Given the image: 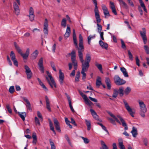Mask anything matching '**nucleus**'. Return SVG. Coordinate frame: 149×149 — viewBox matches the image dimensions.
Returning <instances> with one entry per match:
<instances>
[{
    "label": "nucleus",
    "mask_w": 149,
    "mask_h": 149,
    "mask_svg": "<svg viewBox=\"0 0 149 149\" xmlns=\"http://www.w3.org/2000/svg\"><path fill=\"white\" fill-rule=\"evenodd\" d=\"M80 50L79 51L78 56L80 61L82 63V66L89 68L90 65L89 63L91 60V57L90 54H86L85 61L83 59V55L82 52L84 51L83 47L80 46Z\"/></svg>",
    "instance_id": "f257e3e1"
},
{
    "label": "nucleus",
    "mask_w": 149,
    "mask_h": 149,
    "mask_svg": "<svg viewBox=\"0 0 149 149\" xmlns=\"http://www.w3.org/2000/svg\"><path fill=\"white\" fill-rule=\"evenodd\" d=\"M73 38L74 45L75 46L76 48H77L78 50V53H79V50H80V49L81 48H80V46L83 47V48L84 49L83 37L81 34H79V47L78 45L76 36H73Z\"/></svg>",
    "instance_id": "f03ea898"
},
{
    "label": "nucleus",
    "mask_w": 149,
    "mask_h": 149,
    "mask_svg": "<svg viewBox=\"0 0 149 149\" xmlns=\"http://www.w3.org/2000/svg\"><path fill=\"white\" fill-rule=\"evenodd\" d=\"M137 102L139 104L140 109V114L142 117L144 118L145 117V114L147 111L146 105L143 101L140 100H138Z\"/></svg>",
    "instance_id": "7ed1b4c3"
},
{
    "label": "nucleus",
    "mask_w": 149,
    "mask_h": 149,
    "mask_svg": "<svg viewBox=\"0 0 149 149\" xmlns=\"http://www.w3.org/2000/svg\"><path fill=\"white\" fill-rule=\"evenodd\" d=\"M114 83L117 86H121L125 84V80L121 79L118 75L115 76L113 78Z\"/></svg>",
    "instance_id": "20e7f679"
},
{
    "label": "nucleus",
    "mask_w": 149,
    "mask_h": 149,
    "mask_svg": "<svg viewBox=\"0 0 149 149\" xmlns=\"http://www.w3.org/2000/svg\"><path fill=\"white\" fill-rule=\"evenodd\" d=\"M47 73L49 77L50 78V81L48 77H46V79L48 81V83L51 87L52 88H53V86L55 88H56V84L55 83L53 78L50 74L49 73V71H47Z\"/></svg>",
    "instance_id": "39448f33"
},
{
    "label": "nucleus",
    "mask_w": 149,
    "mask_h": 149,
    "mask_svg": "<svg viewBox=\"0 0 149 149\" xmlns=\"http://www.w3.org/2000/svg\"><path fill=\"white\" fill-rule=\"evenodd\" d=\"M123 102L124 104L125 107L127 110L130 114L133 117H134V112H133L132 109L129 106L128 103L127 101L124 99L123 100Z\"/></svg>",
    "instance_id": "423d86ee"
},
{
    "label": "nucleus",
    "mask_w": 149,
    "mask_h": 149,
    "mask_svg": "<svg viewBox=\"0 0 149 149\" xmlns=\"http://www.w3.org/2000/svg\"><path fill=\"white\" fill-rule=\"evenodd\" d=\"M69 55L71 56V60L73 65L77 64V61L76 60V51L73 49L70 53L68 54Z\"/></svg>",
    "instance_id": "0eeeda50"
},
{
    "label": "nucleus",
    "mask_w": 149,
    "mask_h": 149,
    "mask_svg": "<svg viewBox=\"0 0 149 149\" xmlns=\"http://www.w3.org/2000/svg\"><path fill=\"white\" fill-rule=\"evenodd\" d=\"M142 30V31H140L139 32L143 40L144 43V44H145L147 42V37L146 35V29L144 28H143Z\"/></svg>",
    "instance_id": "6e6552de"
},
{
    "label": "nucleus",
    "mask_w": 149,
    "mask_h": 149,
    "mask_svg": "<svg viewBox=\"0 0 149 149\" xmlns=\"http://www.w3.org/2000/svg\"><path fill=\"white\" fill-rule=\"evenodd\" d=\"M43 59L42 57L40 58L39 60L38 64L39 67V69L42 73H43L44 72V69L43 65Z\"/></svg>",
    "instance_id": "1a4fd4ad"
},
{
    "label": "nucleus",
    "mask_w": 149,
    "mask_h": 149,
    "mask_svg": "<svg viewBox=\"0 0 149 149\" xmlns=\"http://www.w3.org/2000/svg\"><path fill=\"white\" fill-rule=\"evenodd\" d=\"M24 69L25 70V72L27 76V78L28 79H30L32 76V72L29 66L26 65H24Z\"/></svg>",
    "instance_id": "9d476101"
},
{
    "label": "nucleus",
    "mask_w": 149,
    "mask_h": 149,
    "mask_svg": "<svg viewBox=\"0 0 149 149\" xmlns=\"http://www.w3.org/2000/svg\"><path fill=\"white\" fill-rule=\"evenodd\" d=\"M95 17L96 18V22L97 23V30L98 32H100L101 31L102 29V26L100 24H99V23L101 22V19L100 17V15H99V16H98V17H97L95 15Z\"/></svg>",
    "instance_id": "9b49d317"
},
{
    "label": "nucleus",
    "mask_w": 149,
    "mask_h": 149,
    "mask_svg": "<svg viewBox=\"0 0 149 149\" xmlns=\"http://www.w3.org/2000/svg\"><path fill=\"white\" fill-rule=\"evenodd\" d=\"M48 21L47 19H45L44 24L43 32L44 34L47 35L48 33Z\"/></svg>",
    "instance_id": "f8f14e48"
},
{
    "label": "nucleus",
    "mask_w": 149,
    "mask_h": 149,
    "mask_svg": "<svg viewBox=\"0 0 149 149\" xmlns=\"http://www.w3.org/2000/svg\"><path fill=\"white\" fill-rule=\"evenodd\" d=\"M30 21H33L34 19V10L32 7H30L29 10V15H28Z\"/></svg>",
    "instance_id": "ddd939ff"
},
{
    "label": "nucleus",
    "mask_w": 149,
    "mask_h": 149,
    "mask_svg": "<svg viewBox=\"0 0 149 149\" xmlns=\"http://www.w3.org/2000/svg\"><path fill=\"white\" fill-rule=\"evenodd\" d=\"M90 111L92 115L95 119L99 121L100 122H102V120L100 118H99V117L97 115V113L93 109H90Z\"/></svg>",
    "instance_id": "4468645a"
},
{
    "label": "nucleus",
    "mask_w": 149,
    "mask_h": 149,
    "mask_svg": "<svg viewBox=\"0 0 149 149\" xmlns=\"http://www.w3.org/2000/svg\"><path fill=\"white\" fill-rule=\"evenodd\" d=\"M13 6L15 14L17 15H18L20 13V10L17 3L15 1L13 2Z\"/></svg>",
    "instance_id": "2eb2a0df"
},
{
    "label": "nucleus",
    "mask_w": 149,
    "mask_h": 149,
    "mask_svg": "<svg viewBox=\"0 0 149 149\" xmlns=\"http://www.w3.org/2000/svg\"><path fill=\"white\" fill-rule=\"evenodd\" d=\"M93 3H94L95 6L94 9V12L95 15L97 17H98V16H99V11L98 9L97 6V0H92Z\"/></svg>",
    "instance_id": "dca6fc26"
},
{
    "label": "nucleus",
    "mask_w": 149,
    "mask_h": 149,
    "mask_svg": "<svg viewBox=\"0 0 149 149\" xmlns=\"http://www.w3.org/2000/svg\"><path fill=\"white\" fill-rule=\"evenodd\" d=\"M53 121L56 129L59 132H61L59 122L56 118H54Z\"/></svg>",
    "instance_id": "f3484780"
},
{
    "label": "nucleus",
    "mask_w": 149,
    "mask_h": 149,
    "mask_svg": "<svg viewBox=\"0 0 149 149\" xmlns=\"http://www.w3.org/2000/svg\"><path fill=\"white\" fill-rule=\"evenodd\" d=\"M65 95L67 98V99L68 101L69 106L72 112H75V111L72 105L71 99L70 97L66 93H65Z\"/></svg>",
    "instance_id": "a211bd4d"
},
{
    "label": "nucleus",
    "mask_w": 149,
    "mask_h": 149,
    "mask_svg": "<svg viewBox=\"0 0 149 149\" xmlns=\"http://www.w3.org/2000/svg\"><path fill=\"white\" fill-rule=\"evenodd\" d=\"M82 70L81 71V73L82 74V79L83 80H85L86 78V74L85 72L87 71L88 68L82 66Z\"/></svg>",
    "instance_id": "6ab92c4d"
},
{
    "label": "nucleus",
    "mask_w": 149,
    "mask_h": 149,
    "mask_svg": "<svg viewBox=\"0 0 149 149\" xmlns=\"http://www.w3.org/2000/svg\"><path fill=\"white\" fill-rule=\"evenodd\" d=\"M59 81L60 84L61 85H62L63 83L64 75L63 73L62 72L61 70H59Z\"/></svg>",
    "instance_id": "aec40b11"
},
{
    "label": "nucleus",
    "mask_w": 149,
    "mask_h": 149,
    "mask_svg": "<svg viewBox=\"0 0 149 149\" xmlns=\"http://www.w3.org/2000/svg\"><path fill=\"white\" fill-rule=\"evenodd\" d=\"M30 49L28 48L26 49L25 54H23L22 53L20 55L22 56L24 59H26L28 57L29 54Z\"/></svg>",
    "instance_id": "412c9836"
},
{
    "label": "nucleus",
    "mask_w": 149,
    "mask_h": 149,
    "mask_svg": "<svg viewBox=\"0 0 149 149\" xmlns=\"http://www.w3.org/2000/svg\"><path fill=\"white\" fill-rule=\"evenodd\" d=\"M22 99L24 100L27 104L26 107L27 109H29L30 111H32V109L31 108V106L30 102L25 97H23Z\"/></svg>",
    "instance_id": "4be33fe9"
},
{
    "label": "nucleus",
    "mask_w": 149,
    "mask_h": 149,
    "mask_svg": "<svg viewBox=\"0 0 149 149\" xmlns=\"http://www.w3.org/2000/svg\"><path fill=\"white\" fill-rule=\"evenodd\" d=\"M45 100H46V108L49 111H51V110L50 108V103L49 101V99H48V97L47 96H46L45 97Z\"/></svg>",
    "instance_id": "5701e85b"
},
{
    "label": "nucleus",
    "mask_w": 149,
    "mask_h": 149,
    "mask_svg": "<svg viewBox=\"0 0 149 149\" xmlns=\"http://www.w3.org/2000/svg\"><path fill=\"white\" fill-rule=\"evenodd\" d=\"M131 133L132 134L133 137H136L138 135L137 128L134 127H133L132 128V130L131 131Z\"/></svg>",
    "instance_id": "b1692460"
},
{
    "label": "nucleus",
    "mask_w": 149,
    "mask_h": 149,
    "mask_svg": "<svg viewBox=\"0 0 149 149\" xmlns=\"http://www.w3.org/2000/svg\"><path fill=\"white\" fill-rule=\"evenodd\" d=\"M105 83L107 84V88L109 90L111 88V84L110 79L108 77H106L105 80Z\"/></svg>",
    "instance_id": "393cba45"
},
{
    "label": "nucleus",
    "mask_w": 149,
    "mask_h": 149,
    "mask_svg": "<svg viewBox=\"0 0 149 149\" xmlns=\"http://www.w3.org/2000/svg\"><path fill=\"white\" fill-rule=\"evenodd\" d=\"M38 54V52L37 50H36L31 55V58L32 60L36 59Z\"/></svg>",
    "instance_id": "a878e982"
},
{
    "label": "nucleus",
    "mask_w": 149,
    "mask_h": 149,
    "mask_svg": "<svg viewBox=\"0 0 149 149\" xmlns=\"http://www.w3.org/2000/svg\"><path fill=\"white\" fill-rule=\"evenodd\" d=\"M118 145L120 149H125V146L123 144V140L121 138L118 139Z\"/></svg>",
    "instance_id": "bb28decb"
},
{
    "label": "nucleus",
    "mask_w": 149,
    "mask_h": 149,
    "mask_svg": "<svg viewBox=\"0 0 149 149\" xmlns=\"http://www.w3.org/2000/svg\"><path fill=\"white\" fill-rule=\"evenodd\" d=\"M48 120L49 122L50 129L53 131L54 134L56 135V133L55 131L53 123L50 119H48Z\"/></svg>",
    "instance_id": "cd10ccee"
},
{
    "label": "nucleus",
    "mask_w": 149,
    "mask_h": 149,
    "mask_svg": "<svg viewBox=\"0 0 149 149\" xmlns=\"http://www.w3.org/2000/svg\"><path fill=\"white\" fill-rule=\"evenodd\" d=\"M107 112L111 117L115 119V120L118 123L120 124V122L118 119L111 112L109 111H107Z\"/></svg>",
    "instance_id": "c85d7f7f"
},
{
    "label": "nucleus",
    "mask_w": 149,
    "mask_h": 149,
    "mask_svg": "<svg viewBox=\"0 0 149 149\" xmlns=\"http://www.w3.org/2000/svg\"><path fill=\"white\" fill-rule=\"evenodd\" d=\"M120 70L125 77H129L128 73L126 70V69L125 68L121 67L120 68Z\"/></svg>",
    "instance_id": "c756f323"
},
{
    "label": "nucleus",
    "mask_w": 149,
    "mask_h": 149,
    "mask_svg": "<svg viewBox=\"0 0 149 149\" xmlns=\"http://www.w3.org/2000/svg\"><path fill=\"white\" fill-rule=\"evenodd\" d=\"M18 113L19 116L22 118L23 121H24L25 120V117L26 116V113L25 112H23L22 113H20L18 112Z\"/></svg>",
    "instance_id": "7c9ffc66"
},
{
    "label": "nucleus",
    "mask_w": 149,
    "mask_h": 149,
    "mask_svg": "<svg viewBox=\"0 0 149 149\" xmlns=\"http://www.w3.org/2000/svg\"><path fill=\"white\" fill-rule=\"evenodd\" d=\"M14 45L15 47V49L18 52L19 54H20L22 53L21 49H20V48L19 47V46L17 45V43L16 42H14Z\"/></svg>",
    "instance_id": "2f4dec72"
},
{
    "label": "nucleus",
    "mask_w": 149,
    "mask_h": 149,
    "mask_svg": "<svg viewBox=\"0 0 149 149\" xmlns=\"http://www.w3.org/2000/svg\"><path fill=\"white\" fill-rule=\"evenodd\" d=\"M100 142L102 146L100 147V149H109L108 147L103 141L101 140Z\"/></svg>",
    "instance_id": "473e14b6"
},
{
    "label": "nucleus",
    "mask_w": 149,
    "mask_h": 149,
    "mask_svg": "<svg viewBox=\"0 0 149 149\" xmlns=\"http://www.w3.org/2000/svg\"><path fill=\"white\" fill-rule=\"evenodd\" d=\"M85 123L87 126V129L88 130H89L91 129V122L90 120H88L87 119H85Z\"/></svg>",
    "instance_id": "72a5a7b5"
},
{
    "label": "nucleus",
    "mask_w": 149,
    "mask_h": 149,
    "mask_svg": "<svg viewBox=\"0 0 149 149\" xmlns=\"http://www.w3.org/2000/svg\"><path fill=\"white\" fill-rule=\"evenodd\" d=\"M32 137L33 139V143L34 144H36L37 141L36 134L35 132L33 133Z\"/></svg>",
    "instance_id": "f704fd0d"
},
{
    "label": "nucleus",
    "mask_w": 149,
    "mask_h": 149,
    "mask_svg": "<svg viewBox=\"0 0 149 149\" xmlns=\"http://www.w3.org/2000/svg\"><path fill=\"white\" fill-rule=\"evenodd\" d=\"M118 93L119 94L120 96H123L124 95V88L123 87H120L118 91Z\"/></svg>",
    "instance_id": "c9c22d12"
},
{
    "label": "nucleus",
    "mask_w": 149,
    "mask_h": 149,
    "mask_svg": "<svg viewBox=\"0 0 149 149\" xmlns=\"http://www.w3.org/2000/svg\"><path fill=\"white\" fill-rule=\"evenodd\" d=\"M131 88L129 87H127L125 90L124 93L125 95H127L131 92Z\"/></svg>",
    "instance_id": "e433bc0d"
},
{
    "label": "nucleus",
    "mask_w": 149,
    "mask_h": 149,
    "mask_svg": "<svg viewBox=\"0 0 149 149\" xmlns=\"http://www.w3.org/2000/svg\"><path fill=\"white\" fill-rule=\"evenodd\" d=\"M101 80V78L99 77H98L96 80V86L98 88H99L100 86L102 84V82Z\"/></svg>",
    "instance_id": "4c0bfd02"
},
{
    "label": "nucleus",
    "mask_w": 149,
    "mask_h": 149,
    "mask_svg": "<svg viewBox=\"0 0 149 149\" xmlns=\"http://www.w3.org/2000/svg\"><path fill=\"white\" fill-rule=\"evenodd\" d=\"M84 100L86 104L89 106L93 104V103L87 97H84Z\"/></svg>",
    "instance_id": "58836bf2"
},
{
    "label": "nucleus",
    "mask_w": 149,
    "mask_h": 149,
    "mask_svg": "<svg viewBox=\"0 0 149 149\" xmlns=\"http://www.w3.org/2000/svg\"><path fill=\"white\" fill-rule=\"evenodd\" d=\"M102 9L103 11L104 14L109 13V11L107 10V8L105 5L102 4Z\"/></svg>",
    "instance_id": "ea45409f"
},
{
    "label": "nucleus",
    "mask_w": 149,
    "mask_h": 149,
    "mask_svg": "<svg viewBox=\"0 0 149 149\" xmlns=\"http://www.w3.org/2000/svg\"><path fill=\"white\" fill-rule=\"evenodd\" d=\"M95 65L97 67L98 69L100 70V72L103 73V72L102 71V65L101 64H99L97 63V62L95 63Z\"/></svg>",
    "instance_id": "a19ab883"
},
{
    "label": "nucleus",
    "mask_w": 149,
    "mask_h": 149,
    "mask_svg": "<svg viewBox=\"0 0 149 149\" xmlns=\"http://www.w3.org/2000/svg\"><path fill=\"white\" fill-rule=\"evenodd\" d=\"M49 143L51 146V149H56V147L54 143L52 141L51 139L49 140Z\"/></svg>",
    "instance_id": "79ce46f5"
},
{
    "label": "nucleus",
    "mask_w": 149,
    "mask_h": 149,
    "mask_svg": "<svg viewBox=\"0 0 149 149\" xmlns=\"http://www.w3.org/2000/svg\"><path fill=\"white\" fill-rule=\"evenodd\" d=\"M95 37V35L92 36L91 35H90L89 36H88V43L89 45L90 44L91 41V39H94Z\"/></svg>",
    "instance_id": "37998d69"
},
{
    "label": "nucleus",
    "mask_w": 149,
    "mask_h": 149,
    "mask_svg": "<svg viewBox=\"0 0 149 149\" xmlns=\"http://www.w3.org/2000/svg\"><path fill=\"white\" fill-rule=\"evenodd\" d=\"M10 56L12 61L16 59L15 54L13 51H11L10 52Z\"/></svg>",
    "instance_id": "c03bdc74"
},
{
    "label": "nucleus",
    "mask_w": 149,
    "mask_h": 149,
    "mask_svg": "<svg viewBox=\"0 0 149 149\" xmlns=\"http://www.w3.org/2000/svg\"><path fill=\"white\" fill-rule=\"evenodd\" d=\"M96 123L97 124L100 126L102 128L104 131H105L108 134L109 133V132L107 130L106 127L105 126H104L102 123H100L99 122H97V123Z\"/></svg>",
    "instance_id": "a18cd8bd"
},
{
    "label": "nucleus",
    "mask_w": 149,
    "mask_h": 149,
    "mask_svg": "<svg viewBox=\"0 0 149 149\" xmlns=\"http://www.w3.org/2000/svg\"><path fill=\"white\" fill-rule=\"evenodd\" d=\"M39 84L45 91H48V89L47 88L45 85L43 84L42 82L41 81L39 83Z\"/></svg>",
    "instance_id": "49530a36"
},
{
    "label": "nucleus",
    "mask_w": 149,
    "mask_h": 149,
    "mask_svg": "<svg viewBox=\"0 0 149 149\" xmlns=\"http://www.w3.org/2000/svg\"><path fill=\"white\" fill-rule=\"evenodd\" d=\"M65 121L66 124L69 126V127L71 129L72 128V126L70 124V122L68 120L67 118H65Z\"/></svg>",
    "instance_id": "de8ad7c7"
},
{
    "label": "nucleus",
    "mask_w": 149,
    "mask_h": 149,
    "mask_svg": "<svg viewBox=\"0 0 149 149\" xmlns=\"http://www.w3.org/2000/svg\"><path fill=\"white\" fill-rule=\"evenodd\" d=\"M66 19L64 18L61 21V25L62 26H63L64 28H65L66 26Z\"/></svg>",
    "instance_id": "09e8293b"
},
{
    "label": "nucleus",
    "mask_w": 149,
    "mask_h": 149,
    "mask_svg": "<svg viewBox=\"0 0 149 149\" xmlns=\"http://www.w3.org/2000/svg\"><path fill=\"white\" fill-rule=\"evenodd\" d=\"M120 5L123 6L124 8L125 9H128V6L127 4L124 1H123L122 3H121Z\"/></svg>",
    "instance_id": "8fccbe9b"
},
{
    "label": "nucleus",
    "mask_w": 149,
    "mask_h": 149,
    "mask_svg": "<svg viewBox=\"0 0 149 149\" xmlns=\"http://www.w3.org/2000/svg\"><path fill=\"white\" fill-rule=\"evenodd\" d=\"M51 66L53 70L55 71L56 72V70L54 63L52 61L50 62Z\"/></svg>",
    "instance_id": "3c124183"
},
{
    "label": "nucleus",
    "mask_w": 149,
    "mask_h": 149,
    "mask_svg": "<svg viewBox=\"0 0 149 149\" xmlns=\"http://www.w3.org/2000/svg\"><path fill=\"white\" fill-rule=\"evenodd\" d=\"M128 52L129 59L132 61H133V57L132 54L130 50H128Z\"/></svg>",
    "instance_id": "603ef678"
},
{
    "label": "nucleus",
    "mask_w": 149,
    "mask_h": 149,
    "mask_svg": "<svg viewBox=\"0 0 149 149\" xmlns=\"http://www.w3.org/2000/svg\"><path fill=\"white\" fill-rule=\"evenodd\" d=\"M15 91L14 87L13 86H11L9 89V91L11 94L13 93Z\"/></svg>",
    "instance_id": "864d4df0"
},
{
    "label": "nucleus",
    "mask_w": 149,
    "mask_h": 149,
    "mask_svg": "<svg viewBox=\"0 0 149 149\" xmlns=\"http://www.w3.org/2000/svg\"><path fill=\"white\" fill-rule=\"evenodd\" d=\"M81 137L83 140L84 142L85 143L87 144L89 142V140L88 138L83 136H81Z\"/></svg>",
    "instance_id": "5fc2aeb1"
},
{
    "label": "nucleus",
    "mask_w": 149,
    "mask_h": 149,
    "mask_svg": "<svg viewBox=\"0 0 149 149\" xmlns=\"http://www.w3.org/2000/svg\"><path fill=\"white\" fill-rule=\"evenodd\" d=\"M118 93V91L116 90H114V92L112 95V97L114 98H116L117 97Z\"/></svg>",
    "instance_id": "6e6d98bb"
},
{
    "label": "nucleus",
    "mask_w": 149,
    "mask_h": 149,
    "mask_svg": "<svg viewBox=\"0 0 149 149\" xmlns=\"http://www.w3.org/2000/svg\"><path fill=\"white\" fill-rule=\"evenodd\" d=\"M121 47L124 49H126V47L125 45V44L123 40L121 39Z\"/></svg>",
    "instance_id": "4d7b16f0"
},
{
    "label": "nucleus",
    "mask_w": 149,
    "mask_h": 149,
    "mask_svg": "<svg viewBox=\"0 0 149 149\" xmlns=\"http://www.w3.org/2000/svg\"><path fill=\"white\" fill-rule=\"evenodd\" d=\"M35 123L36 125H38L39 126L40 125V123L39 120L37 117H35Z\"/></svg>",
    "instance_id": "13d9d810"
},
{
    "label": "nucleus",
    "mask_w": 149,
    "mask_h": 149,
    "mask_svg": "<svg viewBox=\"0 0 149 149\" xmlns=\"http://www.w3.org/2000/svg\"><path fill=\"white\" fill-rule=\"evenodd\" d=\"M108 120L110 121V122L114 125H116L115 120L111 118H108Z\"/></svg>",
    "instance_id": "bf43d9fd"
},
{
    "label": "nucleus",
    "mask_w": 149,
    "mask_h": 149,
    "mask_svg": "<svg viewBox=\"0 0 149 149\" xmlns=\"http://www.w3.org/2000/svg\"><path fill=\"white\" fill-rule=\"evenodd\" d=\"M144 49L146 54H149V48L147 45H145L144 46Z\"/></svg>",
    "instance_id": "052dcab7"
},
{
    "label": "nucleus",
    "mask_w": 149,
    "mask_h": 149,
    "mask_svg": "<svg viewBox=\"0 0 149 149\" xmlns=\"http://www.w3.org/2000/svg\"><path fill=\"white\" fill-rule=\"evenodd\" d=\"M143 141L144 145L147 146L148 145V143L147 139L146 138H144L143 139Z\"/></svg>",
    "instance_id": "680f3d73"
},
{
    "label": "nucleus",
    "mask_w": 149,
    "mask_h": 149,
    "mask_svg": "<svg viewBox=\"0 0 149 149\" xmlns=\"http://www.w3.org/2000/svg\"><path fill=\"white\" fill-rule=\"evenodd\" d=\"M6 108L7 109V110L8 111V112L10 113H12V110L10 108V105L9 104H7L6 105Z\"/></svg>",
    "instance_id": "e2e57ef3"
},
{
    "label": "nucleus",
    "mask_w": 149,
    "mask_h": 149,
    "mask_svg": "<svg viewBox=\"0 0 149 149\" xmlns=\"http://www.w3.org/2000/svg\"><path fill=\"white\" fill-rule=\"evenodd\" d=\"M102 48L105 49L107 50L108 47V45L107 43L104 42L103 46L101 47Z\"/></svg>",
    "instance_id": "0e129e2a"
},
{
    "label": "nucleus",
    "mask_w": 149,
    "mask_h": 149,
    "mask_svg": "<svg viewBox=\"0 0 149 149\" xmlns=\"http://www.w3.org/2000/svg\"><path fill=\"white\" fill-rule=\"evenodd\" d=\"M135 59L136 60V65H138V66H140V61L138 57L137 56H136L135 58Z\"/></svg>",
    "instance_id": "69168bd1"
},
{
    "label": "nucleus",
    "mask_w": 149,
    "mask_h": 149,
    "mask_svg": "<svg viewBox=\"0 0 149 149\" xmlns=\"http://www.w3.org/2000/svg\"><path fill=\"white\" fill-rule=\"evenodd\" d=\"M7 61L9 64V65L11 66L12 65V63L10 59V58L9 57V56H7Z\"/></svg>",
    "instance_id": "338daca9"
},
{
    "label": "nucleus",
    "mask_w": 149,
    "mask_h": 149,
    "mask_svg": "<svg viewBox=\"0 0 149 149\" xmlns=\"http://www.w3.org/2000/svg\"><path fill=\"white\" fill-rule=\"evenodd\" d=\"M12 61L13 62L14 64L16 67H18V62L17 59H16Z\"/></svg>",
    "instance_id": "774afa93"
}]
</instances>
